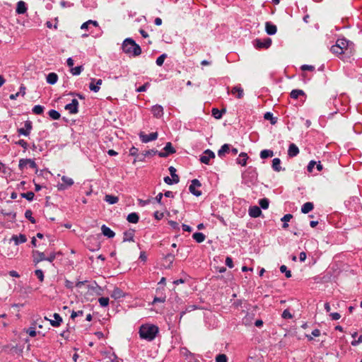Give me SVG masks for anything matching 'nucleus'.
I'll list each match as a JSON object with an SVG mask.
<instances>
[{"instance_id":"obj_53","label":"nucleus","mask_w":362,"mask_h":362,"mask_svg":"<svg viewBox=\"0 0 362 362\" xmlns=\"http://www.w3.org/2000/svg\"><path fill=\"white\" fill-rule=\"evenodd\" d=\"M35 274L41 282L44 281V273L42 269H36Z\"/></svg>"},{"instance_id":"obj_37","label":"nucleus","mask_w":362,"mask_h":362,"mask_svg":"<svg viewBox=\"0 0 362 362\" xmlns=\"http://www.w3.org/2000/svg\"><path fill=\"white\" fill-rule=\"evenodd\" d=\"M336 43H337V45H339L340 48L343 51H344V49H347L349 42L346 39L343 38V39H338L337 40Z\"/></svg>"},{"instance_id":"obj_3","label":"nucleus","mask_w":362,"mask_h":362,"mask_svg":"<svg viewBox=\"0 0 362 362\" xmlns=\"http://www.w3.org/2000/svg\"><path fill=\"white\" fill-rule=\"evenodd\" d=\"M272 45V39L269 37H266L263 40L261 39H255L253 41V45L257 49H267Z\"/></svg>"},{"instance_id":"obj_17","label":"nucleus","mask_w":362,"mask_h":362,"mask_svg":"<svg viewBox=\"0 0 362 362\" xmlns=\"http://www.w3.org/2000/svg\"><path fill=\"white\" fill-rule=\"evenodd\" d=\"M101 230H102V233L103 234V235H105L109 238H112L115 235V233L111 228H110L109 227H107L105 225L102 226Z\"/></svg>"},{"instance_id":"obj_62","label":"nucleus","mask_w":362,"mask_h":362,"mask_svg":"<svg viewBox=\"0 0 362 362\" xmlns=\"http://www.w3.org/2000/svg\"><path fill=\"white\" fill-rule=\"evenodd\" d=\"M226 264L229 267V268H233L234 267L233 265V259L231 257H227L226 259Z\"/></svg>"},{"instance_id":"obj_36","label":"nucleus","mask_w":362,"mask_h":362,"mask_svg":"<svg viewBox=\"0 0 362 362\" xmlns=\"http://www.w3.org/2000/svg\"><path fill=\"white\" fill-rule=\"evenodd\" d=\"M123 296H124V293L119 288H115L111 293V297L115 299H118Z\"/></svg>"},{"instance_id":"obj_57","label":"nucleus","mask_w":362,"mask_h":362,"mask_svg":"<svg viewBox=\"0 0 362 362\" xmlns=\"http://www.w3.org/2000/svg\"><path fill=\"white\" fill-rule=\"evenodd\" d=\"M315 165L316 162L315 160H310L307 166V170L309 173H312Z\"/></svg>"},{"instance_id":"obj_58","label":"nucleus","mask_w":362,"mask_h":362,"mask_svg":"<svg viewBox=\"0 0 362 362\" xmlns=\"http://www.w3.org/2000/svg\"><path fill=\"white\" fill-rule=\"evenodd\" d=\"M16 144L22 146L25 150L28 148V143L23 139L18 140V141L16 142Z\"/></svg>"},{"instance_id":"obj_48","label":"nucleus","mask_w":362,"mask_h":362,"mask_svg":"<svg viewBox=\"0 0 362 362\" xmlns=\"http://www.w3.org/2000/svg\"><path fill=\"white\" fill-rule=\"evenodd\" d=\"M167 57V54H163L161 55H160L157 59H156V63L158 66H160L163 64V62L165 59V58Z\"/></svg>"},{"instance_id":"obj_9","label":"nucleus","mask_w":362,"mask_h":362,"mask_svg":"<svg viewBox=\"0 0 362 362\" xmlns=\"http://www.w3.org/2000/svg\"><path fill=\"white\" fill-rule=\"evenodd\" d=\"M164 151H160L158 153V156L161 158H165L168 156L170 154H173L175 153V149L173 146L170 142H168L165 144V146L163 148Z\"/></svg>"},{"instance_id":"obj_34","label":"nucleus","mask_w":362,"mask_h":362,"mask_svg":"<svg viewBox=\"0 0 362 362\" xmlns=\"http://www.w3.org/2000/svg\"><path fill=\"white\" fill-rule=\"evenodd\" d=\"M104 199L110 204H116L119 201V198L111 194H106Z\"/></svg>"},{"instance_id":"obj_35","label":"nucleus","mask_w":362,"mask_h":362,"mask_svg":"<svg viewBox=\"0 0 362 362\" xmlns=\"http://www.w3.org/2000/svg\"><path fill=\"white\" fill-rule=\"evenodd\" d=\"M170 174L173 179V182L175 184L178 183L180 181L178 175L176 174V169L173 166H170L168 168Z\"/></svg>"},{"instance_id":"obj_27","label":"nucleus","mask_w":362,"mask_h":362,"mask_svg":"<svg viewBox=\"0 0 362 362\" xmlns=\"http://www.w3.org/2000/svg\"><path fill=\"white\" fill-rule=\"evenodd\" d=\"M281 160L279 158H275L272 160V168L276 172H280L282 170L281 166Z\"/></svg>"},{"instance_id":"obj_30","label":"nucleus","mask_w":362,"mask_h":362,"mask_svg":"<svg viewBox=\"0 0 362 362\" xmlns=\"http://www.w3.org/2000/svg\"><path fill=\"white\" fill-rule=\"evenodd\" d=\"M314 205L312 202H306L301 207L303 214H308L313 209Z\"/></svg>"},{"instance_id":"obj_45","label":"nucleus","mask_w":362,"mask_h":362,"mask_svg":"<svg viewBox=\"0 0 362 362\" xmlns=\"http://www.w3.org/2000/svg\"><path fill=\"white\" fill-rule=\"evenodd\" d=\"M0 214L6 216H11L12 218L15 219L16 217V213L11 211H6L5 209H1Z\"/></svg>"},{"instance_id":"obj_16","label":"nucleus","mask_w":362,"mask_h":362,"mask_svg":"<svg viewBox=\"0 0 362 362\" xmlns=\"http://www.w3.org/2000/svg\"><path fill=\"white\" fill-rule=\"evenodd\" d=\"M11 240L13 241L16 245H18L19 244L24 243L27 241V238L24 234H20L18 235H13Z\"/></svg>"},{"instance_id":"obj_14","label":"nucleus","mask_w":362,"mask_h":362,"mask_svg":"<svg viewBox=\"0 0 362 362\" xmlns=\"http://www.w3.org/2000/svg\"><path fill=\"white\" fill-rule=\"evenodd\" d=\"M102 79L91 78L90 83L89 84L90 90L95 93L98 92L100 88V85L102 84Z\"/></svg>"},{"instance_id":"obj_28","label":"nucleus","mask_w":362,"mask_h":362,"mask_svg":"<svg viewBox=\"0 0 362 362\" xmlns=\"http://www.w3.org/2000/svg\"><path fill=\"white\" fill-rule=\"evenodd\" d=\"M192 238L197 243H201L204 241L206 236L202 233L196 232L192 235Z\"/></svg>"},{"instance_id":"obj_1","label":"nucleus","mask_w":362,"mask_h":362,"mask_svg":"<svg viewBox=\"0 0 362 362\" xmlns=\"http://www.w3.org/2000/svg\"><path fill=\"white\" fill-rule=\"evenodd\" d=\"M159 332L158 327L151 324L142 325L139 328V337L148 341H153Z\"/></svg>"},{"instance_id":"obj_41","label":"nucleus","mask_w":362,"mask_h":362,"mask_svg":"<svg viewBox=\"0 0 362 362\" xmlns=\"http://www.w3.org/2000/svg\"><path fill=\"white\" fill-rule=\"evenodd\" d=\"M48 115L52 119H59L60 118V113L55 110H50L48 112Z\"/></svg>"},{"instance_id":"obj_43","label":"nucleus","mask_w":362,"mask_h":362,"mask_svg":"<svg viewBox=\"0 0 362 362\" xmlns=\"http://www.w3.org/2000/svg\"><path fill=\"white\" fill-rule=\"evenodd\" d=\"M44 107L40 105H35L33 108V112L35 115H41L44 111Z\"/></svg>"},{"instance_id":"obj_50","label":"nucleus","mask_w":362,"mask_h":362,"mask_svg":"<svg viewBox=\"0 0 362 362\" xmlns=\"http://www.w3.org/2000/svg\"><path fill=\"white\" fill-rule=\"evenodd\" d=\"M174 259H175V255H173L172 253L167 254L164 257L165 261L166 262H168L169 266L173 264Z\"/></svg>"},{"instance_id":"obj_21","label":"nucleus","mask_w":362,"mask_h":362,"mask_svg":"<svg viewBox=\"0 0 362 362\" xmlns=\"http://www.w3.org/2000/svg\"><path fill=\"white\" fill-rule=\"evenodd\" d=\"M261 214V209L257 206H252L249 209V215L252 218L259 217Z\"/></svg>"},{"instance_id":"obj_13","label":"nucleus","mask_w":362,"mask_h":362,"mask_svg":"<svg viewBox=\"0 0 362 362\" xmlns=\"http://www.w3.org/2000/svg\"><path fill=\"white\" fill-rule=\"evenodd\" d=\"M32 255L33 257V262L36 264L40 262L45 261L46 256L44 252H40L38 250H33L32 252Z\"/></svg>"},{"instance_id":"obj_26","label":"nucleus","mask_w":362,"mask_h":362,"mask_svg":"<svg viewBox=\"0 0 362 362\" xmlns=\"http://www.w3.org/2000/svg\"><path fill=\"white\" fill-rule=\"evenodd\" d=\"M290 96L293 99H298L300 96L305 97V93L303 90L294 89L291 92Z\"/></svg>"},{"instance_id":"obj_63","label":"nucleus","mask_w":362,"mask_h":362,"mask_svg":"<svg viewBox=\"0 0 362 362\" xmlns=\"http://www.w3.org/2000/svg\"><path fill=\"white\" fill-rule=\"evenodd\" d=\"M301 69L303 71H313L315 69V67L311 65L305 64L301 66Z\"/></svg>"},{"instance_id":"obj_15","label":"nucleus","mask_w":362,"mask_h":362,"mask_svg":"<svg viewBox=\"0 0 362 362\" xmlns=\"http://www.w3.org/2000/svg\"><path fill=\"white\" fill-rule=\"evenodd\" d=\"M54 320H49L47 317H45L46 320H49L50 322V325L52 327H58L60 326L61 323L62 322V318L58 313H54L53 315Z\"/></svg>"},{"instance_id":"obj_12","label":"nucleus","mask_w":362,"mask_h":362,"mask_svg":"<svg viewBox=\"0 0 362 362\" xmlns=\"http://www.w3.org/2000/svg\"><path fill=\"white\" fill-rule=\"evenodd\" d=\"M151 112L153 117L158 119L161 118L164 114L163 107L160 105H153L151 108Z\"/></svg>"},{"instance_id":"obj_42","label":"nucleus","mask_w":362,"mask_h":362,"mask_svg":"<svg viewBox=\"0 0 362 362\" xmlns=\"http://www.w3.org/2000/svg\"><path fill=\"white\" fill-rule=\"evenodd\" d=\"M83 70V66H76V67H72L71 69V73L74 76H78V75H79L82 72Z\"/></svg>"},{"instance_id":"obj_10","label":"nucleus","mask_w":362,"mask_h":362,"mask_svg":"<svg viewBox=\"0 0 362 362\" xmlns=\"http://www.w3.org/2000/svg\"><path fill=\"white\" fill-rule=\"evenodd\" d=\"M32 129H33L32 122L30 120H27L25 122V127L18 129V133L20 135H23V136H28L30 135Z\"/></svg>"},{"instance_id":"obj_44","label":"nucleus","mask_w":362,"mask_h":362,"mask_svg":"<svg viewBox=\"0 0 362 362\" xmlns=\"http://www.w3.org/2000/svg\"><path fill=\"white\" fill-rule=\"evenodd\" d=\"M269 199L267 198L261 199L259 201V204L261 206V208H262L263 209H267L269 207Z\"/></svg>"},{"instance_id":"obj_6","label":"nucleus","mask_w":362,"mask_h":362,"mask_svg":"<svg viewBox=\"0 0 362 362\" xmlns=\"http://www.w3.org/2000/svg\"><path fill=\"white\" fill-rule=\"evenodd\" d=\"M27 164H29V167L33 169L37 170V164L35 162L30 158H21L19 160L18 168L21 170H23L26 166Z\"/></svg>"},{"instance_id":"obj_52","label":"nucleus","mask_w":362,"mask_h":362,"mask_svg":"<svg viewBox=\"0 0 362 362\" xmlns=\"http://www.w3.org/2000/svg\"><path fill=\"white\" fill-rule=\"evenodd\" d=\"M280 271L282 273H285V276L286 278H290L291 276V272L290 270L287 269V267L286 265H281L280 267Z\"/></svg>"},{"instance_id":"obj_46","label":"nucleus","mask_w":362,"mask_h":362,"mask_svg":"<svg viewBox=\"0 0 362 362\" xmlns=\"http://www.w3.org/2000/svg\"><path fill=\"white\" fill-rule=\"evenodd\" d=\"M25 216L28 218L32 223H35V219L33 217V212L31 210L28 209L25 212Z\"/></svg>"},{"instance_id":"obj_60","label":"nucleus","mask_w":362,"mask_h":362,"mask_svg":"<svg viewBox=\"0 0 362 362\" xmlns=\"http://www.w3.org/2000/svg\"><path fill=\"white\" fill-rule=\"evenodd\" d=\"M166 296L155 297L153 300V303H164L165 301Z\"/></svg>"},{"instance_id":"obj_8","label":"nucleus","mask_w":362,"mask_h":362,"mask_svg":"<svg viewBox=\"0 0 362 362\" xmlns=\"http://www.w3.org/2000/svg\"><path fill=\"white\" fill-rule=\"evenodd\" d=\"M215 158V153L210 149H206L204 152V155L200 156L199 160L201 163L204 164H209V160L211 158Z\"/></svg>"},{"instance_id":"obj_20","label":"nucleus","mask_w":362,"mask_h":362,"mask_svg":"<svg viewBox=\"0 0 362 362\" xmlns=\"http://www.w3.org/2000/svg\"><path fill=\"white\" fill-rule=\"evenodd\" d=\"M265 29L266 32L269 35H273L276 34L277 31V28L275 25L271 23L270 22H267L265 23Z\"/></svg>"},{"instance_id":"obj_24","label":"nucleus","mask_w":362,"mask_h":362,"mask_svg":"<svg viewBox=\"0 0 362 362\" xmlns=\"http://www.w3.org/2000/svg\"><path fill=\"white\" fill-rule=\"evenodd\" d=\"M247 159V154L246 153H241L239 154V156L237 158L236 162L238 164H240L242 166H245L246 165Z\"/></svg>"},{"instance_id":"obj_23","label":"nucleus","mask_w":362,"mask_h":362,"mask_svg":"<svg viewBox=\"0 0 362 362\" xmlns=\"http://www.w3.org/2000/svg\"><path fill=\"white\" fill-rule=\"evenodd\" d=\"M16 11L18 14H24L27 11L26 4L23 1H19Z\"/></svg>"},{"instance_id":"obj_4","label":"nucleus","mask_w":362,"mask_h":362,"mask_svg":"<svg viewBox=\"0 0 362 362\" xmlns=\"http://www.w3.org/2000/svg\"><path fill=\"white\" fill-rule=\"evenodd\" d=\"M62 183H59L57 185V189L59 191H63L66 189L68 187L72 186L74 183L72 178H70L66 176H62Z\"/></svg>"},{"instance_id":"obj_33","label":"nucleus","mask_w":362,"mask_h":362,"mask_svg":"<svg viewBox=\"0 0 362 362\" xmlns=\"http://www.w3.org/2000/svg\"><path fill=\"white\" fill-rule=\"evenodd\" d=\"M225 112H226L225 109L219 110L217 108H213L211 110L212 116L216 119H221L223 116V114Z\"/></svg>"},{"instance_id":"obj_22","label":"nucleus","mask_w":362,"mask_h":362,"mask_svg":"<svg viewBox=\"0 0 362 362\" xmlns=\"http://www.w3.org/2000/svg\"><path fill=\"white\" fill-rule=\"evenodd\" d=\"M231 93L233 95L237 93L236 98L240 99L244 95V90L240 85H238L232 88Z\"/></svg>"},{"instance_id":"obj_32","label":"nucleus","mask_w":362,"mask_h":362,"mask_svg":"<svg viewBox=\"0 0 362 362\" xmlns=\"http://www.w3.org/2000/svg\"><path fill=\"white\" fill-rule=\"evenodd\" d=\"M259 156L262 159L271 158L274 156V151L269 149H264L261 151Z\"/></svg>"},{"instance_id":"obj_49","label":"nucleus","mask_w":362,"mask_h":362,"mask_svg":"<svg viewBox=\"0 0 362 362\" xmlns=\"http://www.w3.org/2000/svg\"><path fill=\"white\" fill-rule=\"evenodd\" d=\"M216 362H228V358L226 354H220L216 357Z\"/></svg>"},{"instance_id":"obj_64","label":"nucleus","mask_w":362,"mask_h":362,"mask_svg":"<svg viewBox=\"0 0 362 362\" xmlns=\"http://www.w3.org/2000/svg\"><path fill=\"white\" fill-rule=\"evenodd\" d=\"M189 356H190L189 362H201L193 354L189 352Z\"/></svg>"},{"instance_id":"obj_51","label":"nucleus","mask_w":362,"mask_h":362,"mask_svg":"<svg viewBox=\"0 0 362 362\" xmlns=\"http://www.w3.org/2000/svg\"><path fill=\"white\" fill-rule=\"evenodd\" d=\"M98 302L102 307H106L109 304V298L107 297H101L98 299Z\"/></svg>"},{"instance_id":"obj_39","label":"nucleus","mask_w":362,"mask_h":362,"mask_svg":"<svg viewBox=\"0 0 362 362\" xmlns=\"http://www.w3.org/2000/svg\"><path fill=\"white\" fill-rule=\"evenodd\" d=\"M292 218L293 216L291 214H287L281 218V221L284 222L282 226L284 228H286L288 226L287 222L289 221Z\"/></svg>"},{"instance_id":"obj_56","label":"nucleus","mask_w":362,"mask_h":362,"mask_svg":"<svg viewBox=\"0 0 362 362\" xmlns=\"http://www.w3.org/2000/svg\"><path fill=\"white\" fill-rule=\"evenodd\" d=\"M197 306L194 305H189L185 311L180 313V317H182L187 312H190L192 310H196Z\"/></svg>"},{"instance_id":"obj_2","label":"nucleus","mask_w":362,"mask_h":362,"mask_svg":"<svg viewBox=\"0 0 362 362\" xmlns=\"http://www.w3.org/2000/svg\"><path fill=\"white\" fill-rule=\"evenodd\" d=\"M122 49L125 54L129 56L137 57L141 54L140 46L129 37L123 41Z\"/></svg>"},{"instance_id":"obj_54","label":"nucleus","mask_w":362,"mask_h":362,"mask_svg":"<svg viewBox=\"0 0 362 362\" xmlns=\"http://www.w3.org/2000/svg\"><path fill=\"white\" fill-rule=\"evenodd\" d=\"M149 86H150V83L148 82L145 83L143 86L136 88V91L137 93L145 92Z\"/></svg>"},{"instance_id":"obj_18","label":"nucleus","mask_w":362,"mask_h":362,"mask_svg":"<svg viewBox=\"0 0 362 362\" xmlns=\"http://www.w3.org/2000/svg\"><path fill=\"white\" fill-rule=\"evenodd\" d=\"M299 153L298 147L295 144H291L288 149V155L289 157H295Z\"/></svg>"},{"instance_id":"obj_11","label":"nucleus","mask_w":362,"mask_h":362,"mask_svg":"<svg viewBox=\"0 0 362 362\" xmlns=\"http://www.w3.org/2000/svg\"><path fill=\"white\" fill-rule=\"evenodd\" d=\"M65 110H68L70 114H76L78 112V101L73 99L71 103L66 105Z\"/></svg>"},{"instance_id":"obj_25","label":"nucleus","mask_w":362,"mask_h":362,"mask_svg":"<svg viewBox=\"0 0 362 362\" xmlns=\"http://www.w3.org/2000/svg\"><path fill=\"white\" fill-rule=\"evenodd\" d=\"M58 76L57 74L52 72L47 76V82L49 84L54 85L57 82Z\"/></svg>"},{"instance_id":"obj_55","label":"nucleus","mask_w":362,"mask_h":362,"mask_svg":"<svg viewBox=\"0 0 362 362\" xmlns=\"http://www.w3.org/2000/svg\"><path fill=\"white\" fill-rule=\"evenodd\" d=\"M281 317L284 319H291L293 317V315H291L288 310L286 309L283 311Z\"/></svg>"},{"instance_id":"obj_29","label":"nucleus","mask_w":362,"mask_h":362,"mask_svg":"<svg viewBox=\"0 0 362 362\" xmlns=\"http://www.w3.org/2000/svg\"><path fill=\"white\" fill-rule=\"evenodd\" d=\"M230 151V145L228 144H223L218 151V156L221 158L223 157L226 153Z\"/></svg>"},{"instance_id":"obj_40","label":"nucleus","mask_w":362,"mask_h":362,"mask_svg":"<svg viewBox=\"0 0 362 362\" xmlns=\"http://www.w3.org/2000/svg\"><path fill=\"white\" fill-rule=\"evenodd\" d=\"M330 50L332 53L336 54H341L344 52V51H343L340 48L339 45H337V43L334 45H332L331 47Z\"/></svg>"},{"instance_id":"obj_38","label":"nucleus","mask_w":362,"mask_h":362,"mask_svg":"<svg viewBox=\"0 0 362 362\" xmlns=\"http://www.w3.org/2000/svg\"><path fill=\"white\" fill-rule=\"evenodd\" d=\"M264 118L269 120L272 124H275L277 122V118L273 117V114L270 112H267L264 114Z\"/></svg>"},{"instance_id":"obj_19","label":"nucleus","mask_w":362,"mask_h":362,"mask_svg":"<svg viewBox=\"0 0 362 362\" xmlns=\"http://www.w3.org/2000/svg\"><path fill=\"white\" fill-rule=\"evenodd\" d=\"M134 234H135V230L133 229H129V230L124 232L123 241L124 242H127V241L134 242Z\"/></svg>"},{"instance_id":"obj_7","label":"nucleus","mask_w":362,"mask_h":362,"mask_svg":"<svg viewBox=\"0 0 362 362\" xmlns=\"http://www.w3.org/2000/svg\"><path fill=\"white\" fill-rule=\"evenodd\" d=\"M139 138L143 143H148L151 141H154L158 138L157 132H152L149 134H146L144 132L139 133Z\"/></svg>"},{"instance_id":"obj_61","label":"nucleus","mask_w":362,"mask_h":362,"mask_svg":"<svg viewBox=\"0 0 362 362\" xmlns=\"http://www.w3.org/2000/svg\"><path fill=\"white\" fill-rule=\"evenodd\" d=\"M83 315V310L73 311L71 315V318L74 319L78 316H82Z\"/></svg>"},{"instance_id":"obj_59","label":"nucleus","mask_w":362,"mask_h":362,"mask_svg":"<svg viewBox=\"0 0 362 362\" xmlns=\"http://www.w3.org/2000/svg\"><path fill=\"white\" fill-rule=\"evenodd\" d=\"M57 257L56 252H52L49 254L48 257H46L45 261H48L49 262H52Z\"/></svg>"},{"instance_id":"obj_47","label":"nucleus","mask_w":362,"mask_h":362,"mask_svg":"<svg viewBox=\"0 0 362 362\" xmlns=\"http://www.w3.org/2000/svg\"><path fill=\"white\" fill-rule=\"evenodd\" d=\"M21 197L26 199L28 201H33L35 197V194L33 192H28L26 193H22Z\"/></svg>"},{"instance_id":"obj_31","label":"nucleus","mask_w":362,"mask_h":362,"mask_svg":"<svg viewBox=\"0 0 362 362\" xmlns=\"http://www.w3.org/2000/svg\"><path fill=\"white\" fill-rule=\"evenodd\" d=\"M127 220L132 223H136L139 220L138 214L133 212L128 214Z\"/></svg>"},{"instance_id":"obj_5","label":"nucleus","mask_w":362,"mask_h":362,"mask_svg":"<svg viewBox=\"0 0 362 362\" xmlns=\"http://www.w3.org/2000/svg\"><path fill=\"white\" fill-rule=\"evenodd\" d=\"M201 185V182L197 179H194L191 182L189 190L193 195L199 197L202 195V191L198 190L197 188L200 187Z\"/></svg>"}]
</instances>
